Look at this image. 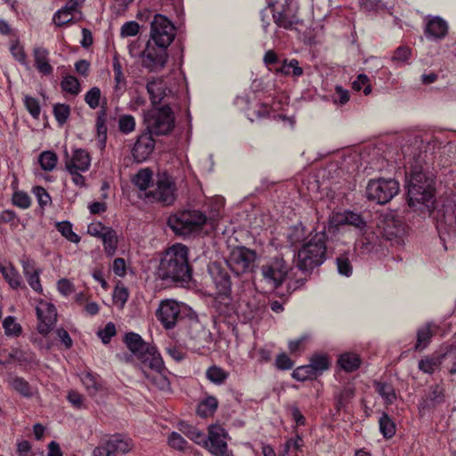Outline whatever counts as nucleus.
<instances>
[{
	"label": "nucleus",
	"instance_id": "nucleus-11",
	"mask_svg": "<svg viewBox=\"0 0 456 456\" xmlns=\"http://www.w3.org/2000/svg\"><path fill=\"white\" fill-rule=\"evenodd\" d=\"M175 37L174 24L164 15L155 14L151 22L150 40L158 46L168 48Z\"/></svg>",
	"mask_w": 456,
	"mask_h": 456
},
{
	"label": "nucleus",
	"instance_id": "nucleus-49",
	"mask_svg": "<svg viewBox=\"0 0 456 456\" xmlns=\"http://www.w3.org/2000/svg\"><path fill=\"white\" fill-rule=\"evenodd\" d=\"M2 273L4 277V279L7 281V282L12 289H18V288L24 287L20 275L12 267L3 268Z\"/></svg>",
	"mask_w": 456,
	"mask_h": 456
},
{
	"label": "nucleus",
	"instance_id": "nucleus-15",
	"mask_svg": "<svg viewBox=\"0 0 456 456\" xmlns=\"http://www.w3.org/2000/svg\"><path fill=\"white\" fill-rule=\"evenodd\" d=\"M227 432L220 425H212L208 428L207 444H203L214 456H232L227 446Z\"/></svg>",
	"mask_w": 456,
	"mask_h": 456
},
{
	"label": "nucleus",
	"instance_id": "nucleus-50",
	"mask_svg": "<svg viewBox=\"0 0 456 456\" xmlns=\"http://www.w3.org/2000/svg\"><path fill=\"white\" fill-rule=\"evenodd\" d=\"M9 385L17 392L24 396H30V387L28 383L22 378L11 377L8 380Z\"/></svg>",
	"mask_w": 456,
	"mask_h": 456
},
{
	"label": "nucleus",
	"instance_id": "nucleus-9",
	"mask_svg": "<svg viewBox=\"0 0 456 456\" xmlns=\"http://www.w3.org/2000/svg\"><path fill=\"white\" fill-rule=\"evenodd\" d=\"M187 308L179 305L173 299H166L160 302L156 311V316L167 330L173 329L177 323L185 321Z\"/></svg>",
	"mask_w": 456,
	"mask_h": 456
},
{
	"label": "nucleus",
	"instance_id": "nucleus-26",
	"mask_svg": "<svg viewBox=\"0 0 456 456\" xmlns=\"http://www.w3.org/2000/svg\"><path fill=\"white\" fill-rule=\"evenodd\" d=\"M142 373L144 377L150 380L151 384L159 390L168 391L170 390V382L168 379L162 373L164 369V363L159 369L150 368L153 372L148 373L144 368Z\"/></svg>",
	"mask_w": 456,
	"mask_h": 456
},
{
	"label": "nucleus",
	"instance_id": "nucleus-47",
	"mask_svg": "<svg viewBox=\"0 0 456 456\" xmlns=\"http://www.w3.org/2000/svg\"><path fill=\"white\" fill-rule=\"evenodd\" d=\"M55 226L57 231L68 240L74 243L80 241V237L72 231V224L69 221L58 222Z\"/></svg>",
	"mask_w": 456,
	"mask_h": 456
},
{
	"label": "nucleus",
	"instance_id": "nucleus-33",
	"mask_svg": "<svg viewBox=\"0 0 456 456\" xmlns=\"http://www.w3.org/2000/svg\"><path fill=\"white\" fill-rule=\"evenodd\" d=\"M183 324L187 328V334L191 340L200 341L206 334L205 329L196 317L185 319Z\"/></svg>",
	"mask_w": 456,
	"mask_h": 456
},
{
	"label": "nucleus",
	"instance_id": "nucleus-18",
	"mask_svg": "<svg viewBox=\"0 0 456 456\" xmlns=\"http://www.w3.org/2000/svg\"><path fill=\"white\" fill-rule=\"evenodd\" d=\"M36 313L39 322L37 330L40 334L46 336L56 323V308L52 303L40 301L36 308Z\"/></svg>",
	"mask_w": 456,
	"mask_h": 456
},
{
	"label": "nucleus",
	"instance_id": "nucleus-58",
	"mask_svg": "<svg viewBox=\"0 0 456 456\" xmlns=\"http://www.w3.org/2000/svg\"><path fill=\"white\" fill-rule=\"evenodd\" d=\"M101 90L97 86L92 87L85 95V102L94 110L100 105Z\"/></svg>",
	"mask_w": 456,
	"mask_h": 456
},
{
	"label": "nucleus",
	"instance_id": "nucleus-53",
	"mask_svg": "<svg viewBox=\"0 0 456 456\" xmlns=\"http://www.w3.org/2000/svg\"><path fill=\"white\" fill-rule=\"evenodd\" d=\"M135 119L132 115H121L118 118V129L122 134H128L135 129Z\"/></svg>",
	"mask_w": 456,
	"mask_h": 456
},
{
	"label": "nucleus",
	"instance_id": "nucleus-36",
	"mask_svg": "<svg viewBox=\"0 0 456 456\" xmlns=\"http://www.w3.org/2000/svg\"><path fill=\"white\" fill-rule=\"evenodd\" d=\"M275 73L289 76L292 74L294 77H300L303 75V69L299 67V62L297 59L283 60L281 66L275 69Z\"/></svg>",
	"mask_w": 456,
	"mask_h": 456
},
{
	"label": "nucleus",
	"instance_id": "nucleus-39",
	"mask_svg": "<svg viewBox=\"0 0 456 456\" xmlns=\"http://www.w3.org/2000/svg\"><path fill=\"white\" fill-rule=\"evenodd\" d=\"M101 239L103 242L106 254L108 256H113L118 247V236L116 232L109 227Z\"/></svg>",
	"mask_w": 456,
	"mask_h": 456
},
{
	"label": "nucleus",
	"instance_id": "nucleus-1",
	"mask_svg": "<svg viewBox=\"0 0 456 456\" xmlns=\"http://www.w3.org/2000/svg\"><path fill=\"white\" fill-rule=\"evenodd\" d=\"M423 162L421 153L408 162L407 201L414 212L426 217L434 213L436 200L434 179L432 175L423 172Z\"/></svg>",
	"mask_w": 456,
	"mask_h": 456
},
{
	"label": "nucleus",
	"instance_id": "nucleus-61",
	"mask_svg": "<svg viewBox=\"0 0 456 456\" xmlns=\"http://www.w3.org/2000/svg\"><path fill=\"white\" fill-rule=\"evenodd\" d=\"M140 26L136 21H127L122 25L120 28V36L122 37H134L138 34Z\"/></svg>",
	"mask_w": 456,
	"mask_h": 456
},
{
	"label": "nucleus",
	"instance_id": "nucleus-59",
	"mask_svg": "<svg viewBox=\"0 0 456 456\" xmlns=\"http://www.w3.org/2000/svg\"><path fill=\"white\" fill-rule=\"evenodd\" d=\"M72 12L70 10H67L66 6L55 12L53 16V22L56 26H63L72 20Z\"/></svg>",
	"mask_w": 456,
	"mask_h": 456
},
{
	"label": "nucleus",
	"instance_id": "nucleus-51",
	"mask_svg": "<svg viewBox=\"0 0 456 456\" xmlns=\"http://www.w3.org/2000/svg\"><path fill=\"white\" fill-rule=\"evenodd\" d=\"M81 380L88 393L91 395H94L101 388V384L98 381L97 376L90 372H86V374H84L83 377L81 378Z\"/></svg>",
	"mask_w": 456,
	"mask_h": 456
},
{
	"label": "nucleus",
	"instance_id": "nucleus-43",
	"mask_svg": "<svg viewBox=\"0 0 456 456\" xmlns=\"http://www.w3.org/2000/svg\"><path fill=\"white\" fill-rule=\"evenodd\" d=\"M379 430L385 438H391L395 436L396 427L392 419L387 414L383 413L379 419Z\"/></svg>",
	"mask_w": 456,
	"mask_h": 456
},
{
	"label": "nucleus",
	"instance_id": "nucleus-6",
	"mask_svg": "<svg viewBox=\"0 0 456 456\" xmlns=\"http://www.w3.org/2000/svg\"><path fill=\"white\" fill-rule=\"evenodd\" d=\"M146 131L154 135H166L175 126V115L168 103L150 110L144 117Z\"/></svg>",
	"mask_w": 456,
	"mask_h": 456
},
{
	"label": "nucleus",
	"instance_id": "nucleus-55",
	"mask_svg": "<svg viewBox=\"0 0 456 456\" xmlns=\"http://www.w3.org/2000/svg\"><path fill=\"white\" fill-rule=\"evenodd\" d=\"M354 395V389L351 387H345L336 395V408L338 411L345 408L349 400Z\"/></svg>",
	"mask_w": 456,
	"mask_h": 456
},
{
	"label": "nucleus",
	"instance_id": "nucleus-22",
	"mask_svg": "<svg viewBox=\"0 0 456 456\" xmlns=\"http://www.w3.org/2000/svg\"><path fill=\"white\" fill-rule=\"evenodd\" d=\"M444 402V389L439 385L430 387L428 392L419 403V411L435 409Z\"/></svg>",
	"mask_w": 456,
	"mask_h": 456
},
{
	"label": "nucleus",
	"instance_id": "nucleus-37",
	"mask_svg": "<svg viewBox=\"0 0 456 456\" xmlns=\"http://www.w3.org/2000/svg\"><path fill=\"white\" fill-rule=\"evenodd\" d=\"M307 232L302 224L289 227L287 232V240L291 246L303 243L306 239Z\"/></svg>",
	"mask_w": 456,
	"mask_h": 456
},
{
	"label": "nucleus",
	"instance_id": "nucleus-21",
	"mask_svg": "<svg viewBox=\"0 0 456 456\" xmlns=\"http://www.w3.org/2000/svg\"><path fill=\"white\" fill-rule=\"evenodd\" d=\"M208 271L218 292L230 293L232 281L227 271L218 263H212Z\"/></svg>",
	"mask_w": 456,
	"mask_h": 456
},
{
	"label": "nucleus",
	"instance_id": "nucleus-62",
	"mask_svg": "<svg viewBox=\"0 0 456 456\" xmlns=\"http://www.w3.org/2000/svg\"><path fill=\"white\" fill-rule=\"evenodd\" d=\"M128 299V290L123 285H117L113 291V301L122 307Z\"/></svg>",
	"mask_w": 456,
	"mask_h": 456
},
{
	"label": "nucleus",
	"instance_id": "nucleus-35",
	"mask_svg": "<svg viewBox=\"0 0 456 456\" xmlns=\"http://www.w3.org/2000/svg\"><path fill=\"white\" fill-rule=\"evenodd\" d=\"M432 337L433 331L430 324L428 323L419 327L417 330V341L414 349L416 351L425 349L429 345Z\"/></svg>",
	"mask_w": 456,
	"mask_h": 456
},
{
	"label": "nucleus",
	"instance_id": "nucleus-27",
	"mask_svg": "<svg viewBox=\"0 0 456 456\" xmlns=\"http://www.w3.org/2000/svg\"><path fill=\"white\" fill-rule=\"evenodd\" d=\"M425 32L428 37L436 39L444 38L448 32L447 22L440 17H434L427 23Z\"/></svg>",
	"mask_w": 456,
	"mask_h": 456
},
{
	"label": "nucleus",
	"instance_id": "nucleus-17",
	"mask_svg": "<svg viewBox=\"0 0 456 456\" xmlns=\"http://www.w3.org/2000/svg\"><path fill=\"white\" fill-rule=\"evenodd\" d=\"M175 183L171 178L163 175L159 177L153 189L145 194V197L152 201L161 202L164 205H171L175 200Z\"/></svg>",
	"mask_w": 456,
	"mask_h": 456
},
{
	"label": "nucleus",
	"instance_id": "nucleus-41",
	"mask_svg": "<svg viewBox=\"0 0 456 456\" xmlns=\"http://www.w3.org/2000/svg\"><path fill=\"white\" fill-rule=\"evenodd\" d=\"M132 181L140 191H146L152 181V173L149 168H142L137 172Z\"/></svg>",
	"mask_w": 456,
	"mask_h": 456
},
{
	"label": "nucleus",
	"instance_id": "nucleus-32",
	"mask_svg": "<svg viewBox=\"0 0 456 456\" xmlns=\"http://www.w3.org/2000/svg\"><path fill=\"white\" fill-rule=\"evenodd\" d=\"M107 442L110 447L111 452L114 455L116 452L126 453L133 448V443L131 439L123 437L120 435L113 436Z\"/></svg>",
	"mask_w": 456,
	"mask_h": 456
},
{
	"label": "nucleus",
	"instance_id": "nucleus-29",
	"mask_svg": "<svg viewBox=\"0 0 456 456\" xmlns=\"http://www.w3.org/2000/svg\"><path fill=\"white\" fill-rule=\"evenodd\" d=\"M213 306L216 311L223 316H231L234 312V305L230 293L218 292V296L213 302Z\"/></svg>",
	"mask_w": 456,
	"mask_h": 456
},
{
	"label": "nucleus",
	"instance_id": "nucleus-64",
	"mask_svg": "<svg viewBox=\"0 0 456 456\" xmlns=\"http://www.w3.org/2000/svg\"><path fill=\"white\" fill-rule=\"evenodd\" d=\"M30 198L26 192L17 191L12 195L13 205L20 208H28L30 206Z\"/></svg>",
	"mask_w": 456,
	"mask_h": 456
},
{
	"label": "nucleus",
	"instance_id": "nucleus-13",
	"mask_svg": "<svg viewBox=\"0 0 456 456\" xmlns=\"http://www.w3.org/2000/svg\"><path fill=\"white\" fill-rule=\"evenodd\" d=\"M261 274L266 283L277 289L284 282L289 266L282 257H273L261 266Z\"/></svg>",
	"mask_w": 456,
	"mask_h": 456
},
{
	"label": "nucleus",
	"instance_id": "nucleus-28",
	"mask_svg": "<svg viewBox=\"0 0 456 456\" xmlns=\"http://www.w3.org/2000/svg\"><path fill=\"white\" fill-rule=\"evenodd\" d=\"M48 55V50L44 47H35L33 50L35 66L44 75H50L53 72V67L49 63Z\"/></svg>",
	"mask_w": 456,
	"mask_h": 456
},
{
	"label": "nucleus",
	"instance_id": "nucleus-12",
	"mask_svg": "<svg viewBox=\"0 0 456 456\" xmlns=\"http://www.w3.org/2000/svg\"><path fill=\"white\" fill-rule=\"evenodd\" d=\"M273 22L286 30H297L304 26V20L298 16V6L293 0H285L281 11H273Z\"/></svg>",
	"mask_w": 456,
	"mask_h": 456
},
{
	"label": "nucleus",
	"instance_id": "nucleus-10",
	"mask_svg": "<svg viewBox=\"0 0 456 456\" xmlns=\"http://www.w3.org/2000/svg\"><path fill=\"white\" fill-rule=\"evenodd\" d=\"M256 253L246 247H237L232 250L226 260L230 270L237 276L251 273L255 267Z\"/></svg>",
	"mask_w": 456,
	"mask_h": 456
},
{
	"label": "nucleus",
	"instance_id": "nucleus-34",
	"mask_svg": "<svg viewBox=\"0 0 456 456\" xmlns=\"http://www.w3.org/2000/svg\"><path fill=\"white\" fill-rule=\"evenodd\" d=\"M179 430L197 444H207L203 432L186 422L179 423Z\"/></svg>",
	"mask_w": 456,
	"mask_h": 456
},
{
	"label": "nucleus",
	"instance_id": "nucleus-48",
	"mask_svg": "<svg viewBox=\"0 0 456 456\" xmlns=\"http://www.w3.org/2000/svg\"><path fill=\"white\" fill-rule=\"evenodd\" d=\"M61 86L63 91L73 95H77L80 93V83L76 77L71 75L63 77Z\"/></svg>",
	"mask_w": 456,
	"mask_h": 456
},
{
	"label": "nucleus",
	"instance_id": "nucleus-40",
	"mask_svg": "<svg viewBox=\"0 0 456 456\" xmlns=\"http://www.w3.org/2000/svg\"><path fill=\"white\" fill-rule=\"evenodd\" d=\"M218 406V401L214 396H208L197 407V414L200 417L207 418L216 411Z\"/></svg>",
	"mask_w": 456,
	"mask_h": 456
},
{
	"label": "nucleus",
	"instance_id": "nucleus-7",
	"mask_svg": "<svg viewBox=\"0 0 456 456\" xmlns=\"http://www.w3.org/2000/svg\"><path fill=\"white\" fill-rule=\"evenodd\" d=\"M399 183L395 179L379 178L370 180L366 187V197L378 204H386L398 192Z\"/></svg>",
	"mask_w": 456,
	"mask_h": 456
},
{
	"label": "nucleus",
	"instance_id": "nucleus-14",
	"mask_svg": "<svg viewBox=\"0 0 456 456\" xmlns=\"http://www.w3.org/2000/svg\"><path fill=\"white\" fill-rule=\"evenodd\" d=\"M168 59L167 48L149 40L142 53V65L150 71L162 69Z\"/></svg>",
	"mask_w": 456,
	"mask_h": 456
},
{
	"label": "nucleus",
	"instance_id": "nucleus-54",
	"mask_svg": "<svg viewBox=\"0 0 456 456\" xmlns=\"http://www.w3.org/2000/svg\"><path fill=\"white\" fill-rule=\"evenodd\" d=\"M53 115L59 125L62 126L70 115V107L68 104L57 103L53 106Z\"/></svg>",
	"mask_w": 456,
	"mask_h": 456
},
{
	"label": "nucleus",
	"instance_id": "nucleus-19",
	"mask_svg": "<svg viewBox=\"0 0 456 456\" xmlns=\"http://www.w3.org/2000/svg\"><path fill=\"white\" fill-rule=\"evenodd\" d=\"M64 164L67 171H87L91 166V156L84 149H75L71 155L65 149Z\"/></svg>",
	"mask_w": 456,
	"mask_h": 456
},
{
	"label": "nucleus",
	"instance_id": "nucleus-4",
	"mask_svg": "<svg viewBox=\"0 0 456 456\" xmlns=\"http://www.w3.org/2000/svg\"><path fill=\"white\" fill-rule=\"evenodd\" d=\"M127 348L140 361L142 368L159 369L163 361L155 346L146 343L140 335L126 333L124 339Z\"/></svg>",
	"mask_w": 456,
	"mask_h": 456
},
{
	"label": "nucleus",
	"instance_id": "nucleus-56",
	"mask_svg": "<svg viewBox=\"0 0 456 456\" xmlns=\"http://www.w3.org/2000/svg\"><path fill=\"white\" fill-rule=\"evenodd\" d=\"M5 334L8 336H19L21 333V326L15 322L12 316L6 317L3 322Z\"/></svg>",
	"mask_w": 456,
	"mask_h": 456
},
{
	"label": "nucleus",
	"instance_id": "nucleus-16",
	"mask_svg": "<svg viewBox=\"0 0 456 456\" xmlns=\"http://www.w3.org/2000/svg\"><path fill=\"white\" fill-rule=\"evenodd\" d=\"M382 236L395 244H401L406 232V226L403 219L395 215L388 214L379 225Z\"/></svg>",
	"mask_w": 456,
	"mask_h": 456
},
{
	"label": "nucleus",
	"instance_id": "nucleus-57",
	"mask_svg": "<svg viewBox=\"0 0 456 456\" xmlns=\"http://www.w3.org/2000/svg\"><path fill=\"white\" fill-rule=\"evenodd\" d=\"M352 87L354 91L357 92L363 89V93L365 95L370 94L371 92L370 79L365 74L358 75L357 78L353 82Z\"/></svg>",
	"mask_w": 456,
	"mask_h": 456
},
{
	"label": "nucleus",
	"instance_id": "nucleus-2",
	"mask_svg": "<svg viewBox=\"0 0 456 456\" xmlns=\"http://www.w3.org/2000/svg\"><path fill=\"white\" fill-rule=\"evenodd\" d=\"M155 276L167 285L188 283L192 276L188 248L180 243L169 247L159 260Z\"/></svg>",
	"mask_w": 456,
	"mask_h": 456
},
{
	"label": "nucleus",
	"instance_id": "nucleus-5",
	"mask_svg": "<svg viewBox=\"0 0 456 456\" xmlns=\"http://www.w3.org/2000/svg\"><path fill=\"white\" fill-rule=\"evenodd\" d=\"M206 222L207 216L204 213L188 209L170 216L167 224L175 234L186 236L200 230Z\"/></svg>",
	"mask_w": 456,
	"mask_h": 456
},
{
	"label": "nucleus",
	"instance_id": "nucleus-44",
	"mask_svg": "<svg viewBox=\"0 0 456 456\" xmlns=\"http://www.w3.org/2000/svg\"><path fill=\"white\" fill-rule=\"evenodd\" d=\"M336 265L338 272L340 275L349 277L353 273V265L349 257V253L339 255L336 258Z\"/></svg>",
	"mask_w": 456,
	"mask_h": 456
},
{
	"label": "nucleus",
	"instance_id": "nucleus-60",
	"mask_svg": "<svg viewBox=\"0 0 456 456\" xmlns=\"http://www.w3.org/2000/svg\"><path fill=\"white\" fill-rule=\"evenodd\" d=\"M168 444L178 451H184L187 446V441L178 433L172 432L167 439Z\"/></svg>",
	"mask_w": 456,
	"mask_h": 456
},
{
	"label": "nucleus",
	"instance_id": "nucleus-30",
	"mask_svg": "<svg viewBox=\"0 0 456 456\" xmlns=\"http://www.w3.org/2000/svg\"><path fill=\"white\" fill-rule=\"evenodd\" d=\"M113 72H114V94L117 97H119L125 91L126 86V77L123 74L122 65L118 58V56H114L113 58Z\"/></svg>",
	"mask_w": 456,
	"mask_h": 456
},
{
	"label": "nucleus",
	"instance_id": "nucleus-8",
	"mask_svg": "<svg viewBox=\"0 0 456 456\" xmlns=\"http://www.w3.org/2000/svg\"><path fill=\"white\" fill-rule=\"evenodd\" d=\"M435 219L436 229L442 240L444 235L456 234V202L450 198H445L438 207Z\"/></svg>",
	"mask_w": 456,
	"mask_h": 456
},
{
	"label": "nucleus",
	"instance_id": "nucleus-45",
	"mask_svg": "<svg viewBox=\"0 0 456 456\" xmlns=\"http://www.w3.org/2000/svg\"><path fill=\"white\" fill-rule=\"evenodd\" d=\"M206 376L211 382L221 385L227 379L228 372L218 366L213 365L207 370Z\"/></svg>",
	"mask_w": 456,
	"mask_h": 456
},
{
	"label": "nucleus",
	"instance_id": "nucleus-38",
	"mask_svg": "<svg viewBox=\"0 0 456 456\" xmlns=\"http://www.w3.org/2000/svg\"><path fill=\"white\" fill-rule=\"evenodd\" d=\"M374 387L379 395L383 398L387 404H392L396 399V394L394 387L386 382L375 381Z\"/></svg>",
	"mask_w": 456,
	"mask_h": 456
},
{
	"label": "nucleus",
	"instance_id": "nucleus-20",
	"mask_svg": "<svg viewBox=\"0 0 456 456\" xmlns=\"http://www.w3.org/2000/svg\"><path fill=\"white\" fill-rule=\"evenodd\" d=\"M155 149V140L151 133H142L132 149V157L136 163L147 160Z\"/></svg>",
	"mask_w": 456,
	"mask_h": 456
},
{
	"label": "nucleus",
	"instance_id": "nucleus-25",
	"mask_svg": "<svg viewBox=\"0 0 456 456\" xmlns=\"http://www.w3.org/2000/svg\"><path fill=\"white\" fill-rule=\"evenodd\" d=\"M23 273L28 285L37 292H42L43 288L40 283L39 271L36 268L33 261H22Z\"/></svg>",
	"mask_w": 456,
	"mask_h": 456
},
{
	"label": "nucleus",
	"instance_id": "nucleus-31",
	"mask_svg": "<svg viewBox=\"0 0 456 456\" xmlns=\"http://www.w3.org/2000/svg\"><path fill=\"white\" fill-rule=\"evenodd\" d=\"M361 358L354 353H345L339 355L338 363L346 372L356 370L361 365Z\"/></svg>",
	"mask_w": 456,
	"mask_h": 456
},
{
	"label": "nucleus",
	"instance_id": "nucleus-24",
	"mask_svg": "<svg viewBox=\"0 0 456 456\" xmlns=\"http://www.w3.org/2000/svg\"><path fill=\"white\" fill-rule=\"evenodd\" d=\"M336 223L337 224L352 225L361 232H364L367 228V223L362 216L352 211H346L343 214L338 215Z\"/></svg>",
	"mask_w": 456,
	"mask_h": 456
},
{
	"label": "nucleus",
	"instance_id": "nucleus-46",
	"mask_svg": "<svg viewBox=\"0 0 456 456\" xmlns=\"http://www.w3.org/2000/svg\"><path fill=\"white\" fill-rule=\"evenodd\" d=\"M38 160L43 170L52 171L57 165L58 158L54 152L47 151L40 154Z\"/></svg>",
	"mask_w": 456,
	"mask_h": 456
},
{
	"label": "nucleus",
	"instance_id": "nucleus-23",
	"mask_svg": "<svg viewBox=\"0 0 456 456\" xmlns=\"http://www.w3.org/2000/svg\"><path fill=\"white\" fill-rule=\"evenodd\" d=\"M146 88L153 106L160 104L172 94V91L167 86L163 80L149 82Z\"/></svg>",
	"mask_w": 456,
	"mask_h": 456
},
{
	"label": "nucleus",
	"instance_id": "nucleus-52",
	"mask_svg": "<svg viewBox=\"0 0 456 456\" xmlns=\"http://www.w3.org/2000/svg\"><path fill=\"white\" fill-rule=\"evenodd\" d=\"M293 379L298 381H305L307 379H313L316 378L317 376L314 373V370H313L310 363L307 365L300 366L296 368L293 370L292 373Z\"/></svg>",
	"mask_w": 456,
	"mask_h": 456
},
{
	"label": "nucleus",
	"instance_id": "nucleus-63",
	"mask_svg": "<svg viewBox=\"0 0 456 456\" xmlns=\"http://www.w3.org/2000/svg\"><path fill=\"white\" fill-rule=\"evenodd\" d=\"M24 103L30 115L37 118L41 110L38 101L34 97L25 96Z\"/></svg>",
	"mask_w": 456,
	"mask_h": 456
},
{
	"label": "nucleus",
	"instance_id": "nucleus-42",
	"mask_svg": "<svg viewBox=\"0 0 456 456\" xmlns=\"http://www.w3.org/2000/svg\"><path fill=\"white\" fill-rule=\"evenodd\" d=\"M330 360L325 354H314L310 359V365L316 376L322 374L330 368Z\"/></svg>",
	"mask_w": 456,
	"mask_h": 456
},
{
	"label": "nucleus",
	"instance_id": "nucleus-3",
	"mask_svg": "<svg viewBox=\"0 0 456 456\" xmlns=\"http://www.w3.org/2000/svg\"><path fill=\"white\" fill-rule=\"evenodd\" d=\"M327 240L325 231L316 232L304 242L296 256V266L305 273H311L321 266L327 258Z\"/></svg>",
	"mask_w": 456,
	"mask_h": 456
}]
</instances>
